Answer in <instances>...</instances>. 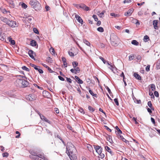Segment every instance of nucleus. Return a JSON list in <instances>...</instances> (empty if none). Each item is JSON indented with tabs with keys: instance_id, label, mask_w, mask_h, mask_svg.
Returning a JSON list of instances; mask_svg holds the SVG:
<instances>
[{
	"instance_id": "f257e3e1",
	"label": "nucleus",
	"mask_w": 160,
	"mask_h": 160,
	"mask_svg": "<svg viewBox=\"0 0 160 160\" xmlns=\"http://www.w3.org/2000/svg\"><path fill=\"white\" fill-rule=\"evenodd\" d=\"M66 149L68 152V155L71 160H73L77 158V151L74 145L71 142H68L67 143Z\"/></svg>"
},
{
	"instance_id": "f03ea898",
	"label": "nucleus",
	"mask_w": 160,
	"mask_h": 160,
	"mask_svg": "<svg viewBox=\"0 0 160 160\" xmlns=\"http://www.w3.org/2000/svg\"><path fill=\"white\" fill-rule=\"evenodd\" d=\"M29 4L31 7L36 11H39L41 9V6L40 3L37 0H30Z\"/></svg>"
},
{
	"instance_id": "7ed1b4c3",
	"label": "nucleus",
	"mask_w": 160,
	"mask_h": 160,
	"mask_svg": "<svg viewBox=\"0 0 160 160\" xmlns=\"http://www.w3.org/2000/svg\"><path fill=\"white\" fill-rule=\"evenodd\" d=\"M23 76L21 75L17 76V79L16 80L15 84L17 87H21L22 78Z\"/></svg>"
},
{
	"instance_id": "20e7f679",
	"label": "nucleus",
	"mask_w": 160,
	"mask_h": 160,
	"mask_svg": "<svg viewBox=\"0 0 160 160\" xmlns=\"http://www.w3.org/2000/svg\"><path fill=\"white\" fill-rule=\"evenodd\" d=\"M78 50L76 48H73L68 51V53L71 57H73L76 55L78 53Z\"/></svg>"
},
{
	"instance_id": "39448f33",
	"label": "nucleus",
	"mask_w": 160,
	"mask_h": 160,
	"mask_svg": "<svg viewBox=\"0 0 160 160\" xmlns=\"http://www.w3.org/2000/svg\"><path fill=\"white\" fill-rule=\"evenodd\" d=\"M112 44L115 45L117 44L118 42L119 39L118 37L115 35H112L110 38Z\"/></svg>"
},
{
	"instance_id": "423d86ee",
	"label": "nucleus",
	"mask_w": 160,
	"mask_h": 160,
	"mask_svg": "<svg viewBox=\"0 0 160 160\" xmlns=\"http://www.w3.org/2000/svg\"><path fill=\"white\" fill-rule=\"evenodd\" d=\"M7 25L11 28H14L18 27V23L15 21L9 20Z\"/></svg>"
},
{
	"instance_id": "0eeeda50",
	"label": "nucleus",
	"mask_w": 160,
	"mask_h": 160,
	"mask_svg": "<svg viewBox=\"0 0 160 160\" xmlns=\"http://www.w3.org/2000/svg\"><path fill=\"white\" fill-rule=\"evenodd\" d=\"M94 148L96 152L98 154L100 155L102 154V148L100 146H94Z\"/></svg>"
},
{
	"instance_id": "6e6552de",
	"label": "nucleus",
	"mask_w": 160,
	"mask_h": 160,
	"mask_svg": "<svg viewBox=\"0 0 160 160\" xmlns=\"http://www.w3.org/2000/svg\"><path fill=\"white\" fill-rule=\"evenodd\" d=\"M26 98L27 100L30 101H33L35 99V98L34 95L32 94H30L26 96Z\"/></svg>"
},
{
	"instance_id": "1a4fd4ad",
	"label": "nucleus",
	"mask_w": 160,
	"mask_h": 160,
	"mask_svg": "<svg viewBox=\"0 0 160 160\" xmlns=\"http://www.w3.org/2000/svg\"><path fill=\"white\" fill-rule=\"evenodd\" d=\"M105 150L108 152L112 156L114 154V152L112 148H110L108 146H106L105 147Z\"/></svg>"
},
{
	"instance_id": "9d476101",
	"label": "nucleus",
	"mask_w": 160,
	"mask_h": 160,
	"mask_svg": "<svg viewBox=\"0 0 160 160\" xmlns=\"http://www.w3.org/2000/svg\"><path fill=\"white\" fill-rule=\"evenodd\" d=\"M39 115L41 119L43 121L46 122L49 124H50L51 122L47 118L45 117L44 116L41 114L40 113L38 114Z\"/></svg>"
},
{
	"instance_id": "9b49d317",
	"label": "nucleus",
	"mask_w": 160,
	"mask_h": 160,
	"mask_svg": "<svg viewBox=\"0 0 160 160\" xmlns=\"http://www.w3.org/2000/svg\"><path fill=\"white\" fill-rule=\"evenodd\" d=\"M133 11V9L131 8L129 9L128 11L124 13V15L126 16H129L131 15Z\"/></svg>"
},
{
	"instance_id": "f8f14e48",
	"label": "nucleus",
	"mask_w": 160,
	"mask_h": 160,
	"mask_svg": "<svg viewBox=\"0 0 160 160\" xmlns=\"http://www.w3.org/2000/svg\"><path fill=\"white\" fill-rule=\"evenodd\" d=\"M9 3L10 7L13 8L15 7V5L13 1L12 0H6Z\"/></svg>"
},
{
	"instance_id": "ddd939ff",
	"label": "nucleus",
	"mask_w": 160,
	"mask_h": 160,
	"mask_svg": "<svg viewBox=\"0 0 160 160\" xmlns=\"http://www.w3.org/2000/svg\"><path fill=\"white\" fill-rule=\"evenodd\" d=\"M28 54L29 56L34 60H35L34 58V55L35 54L34 52L32 50H29L28 52Z\"/></svg>"
},
{
	"instance_id": "4468645a",
	"label": "nucleus",
	"mask_w": 160,
	"mask_h": 160,
	"mask_svg": "<svg viewBox=\"0 0 160 160\" xmlns=\"http://www.w3.org/2000/svg\"><path fill=\"white\" fill-rule=\"evenodd\" d=\"M28 82L22 79L21 87L25 88L28 86Z\"/></svg>"
},
{
	"instance_id": "2eb2a0df",
	"label": "nucleus",
	"mask_w": 160,
	"mask_h": 160,
	"mask_svg": "<svg viewBox=\"0 0 160 160\" xmlns=\"http://www.w3.org/2000/svg\"><path fill=\"white\" fill-rule=\"evenodd\" d=\"M0 19L1 21L5 23H6L7 24H8L9 20L7 18L3 17H0Z\"/></svg>"
},
{
	"instance_id": "dca6fc26",
	"label": "nucleus",
	"mask_w": 160,
	"mask_h": 160,
	"mask_svg": "<svg viewBox=\"0 0 160 160\" xmlns=\"http://www.w3.org/2000/svg\"><path fill=\"white\" fill-rule=\"evenodd\" d=\"M75 17L76 19L79 23H81L82 24H83V20L78 15H76Z\"/></svg>"
},
{
	"instance_id": "f3484780",
	"label": "nucleus",
	"mask_w": 160,
	"mask_h": 160,
	"mask_svg": "<svg viewBox=\"0 0 160 160\" xmlns=\"http://www.w3.org/2000/svg\"><path fill=\"white\" fill-rule=\"evenodd\" d=\"M158 21L157 20H154L153 21V25L154 28L155 29H158Z\"/></svg>"
},
{
	"instance_id": "a211bd4d",
	"label": "nucleus",
	"mask_w": 160,
	"mask_h": 160,
	"mask_svg": "<svg viewBox=\"0 0 160 160\" xmlns=\"http://www.w3.org/2000/svg\"><path fill=\"white\" fill-rule=\"evenodd\" d=\"M30 153L31 154L29 155V157L30 158H33V157L38 155V154L37 152L35 151H31L30 152Z\"/></svg>"
},
{
	"instance_id": "6ab92c4d",
	"label": "nucleus",
	"mask_w": 160,
	"mask_h": 160,
	"mask_svg": "<svg viewBox=\"0 0 160 160\" xmlns=\"http://www.w3.org/2000/svg\"><path fill=\"white\" fill-rule=\"evenodd\" d=\"M62 60L63 63V65L65 68H66L67 66V63L66 62V59L65 57H62Z\"/></svg>"
},
{
	"instance_id": "aec40b11",
	"label": "nucleus",
	"mask_w": 160,
	"mask_h": 160,
	"mask_svg": "<svg viewBox=\"0 0 160 160\" xmlns=\"http://www.w3.org/2000/svg\"><path fill=\"white\" fill-rule=\"evenodd\" d=\"M8 40L10 42L11 44L14 45L15 44V42L14 40H12L11 37H8Z\"/></svg>"
},
{
	"instance_id": "412c9836",
	"label": "nucleus",
	"mask_w": 160,
	"mask_h": 160,
	"mask_svg": "<svg viewBox=\"0 0 160 160\" xmlns=\"http://www.w3.org/2000/svg\"><path fill=\"white\" fill-rule=\"evenodd\" d=\"M75 78L77 80V81L78 83L81 84L83 83V81L82 80L80 79L78 76H75Z\"/></svg>"
},
{
	"instance_id": "4be33fe9",
	"label": "nucleus",
	"mask_w": 160,
	"mask_h": 160,
	"mask_svg": "<svg viewBox=\"0 0 160 160\" xmlns=\"http://www.w3.org/2000/svg\"><path fill=\"white\" fill-rule=\"evenodd\" d=\"M107 140L111 143H113V142L112 139V137L110 136L107 135L106 136Z\"/></svg>"
},
{
	"instance_id": "5701e85b",
	"label": "nucleus",
	"mask_w": 160,
	"mask_h": 160,
	"mask_svg": "<svg viewBox=\"0 0 160 160\" xmlns=\"http://www.w3.org/2000/svg\"><path fill=\"white\" fill-rule=\"evenodd\" d=\"M134 77L137 79L138 80H141V76L138 73H134Z\"/></svg>"
},
{
	"instance_id": "b1692460",
	"label": "nucleus",
	"mask_w": 160,
	"mask_h": 160,
	"mask_svg": "<svg viewBox=\"0 0 160 160\" xmlns=\"http://www.w3.org/2000/svg\"><path fill=\"white\" fill-rule=\"evenodd\" d=\"M89 92L92 96L96 98L97 97V95L96 94L94 93L90 88H89Z\"/></svg>"
},
{
	"instance_id": "393cba45",
	"label": "nucleus",
	"mask_w": 160,
	"mask_h": 160,
	"mask_svg": "<svg viewBox=\"0 0 160 160\" xmlns=\"http://www.w3.org/2000/svg\"><path fill=\"white\" fill-rule=\"evenodd\" d=\"M133 22L135 23L137 26H139L140 25V22L138 20L136 19H133L132 20Z\"/></svg>"
},
{
	"instance_id": "a878e982",
	"label": "nucleus",
	"mask_w": 160,
	"mask_h": 160,
	"mask_svg": "<svg viewBox=\"0 0 160 160\" xmlns=\"http://www.w3.org/2000/svg\"><path fill=\"white\" fill-rule=\"evenodd\" d=\"M143 41L145 42H146L148 41L149 40V37L148 35H145L143 38Z\"/></svg>"
},
{
	"instance_id": "bb28decb",
	"label": "nucleus",
	"mask_w": 160,
	"mask_h": 160,
	"mask_svg": "<svg viewBox=\"0 0 160 160\" xmlns=\"http://www.w3.org/2000/svg\"><path fill=\"white\" fill-rule=\"evenodd\" d=\"M37 42L34 40H32L30 42V44L32 46H35L36 45Z\"/></svg>"
},
{
	"instance_id": "cd10ccee",
	"label": "nucleus",
	"mask_w": 160,
	"mask_h": 160,
	"mask_svg": "<svg viewBox=\"0 0 160 160\" xmlns=\"http://www.w3.org/2000/svg\"><path fill=\"white\" fill-rule=\"evenodd\" d=\"M131 43L132 44L136 46H138L139 44V43L138 42H137L136 40H133L131 42Z\"/></svg>"
},
{
	"instance_id": "c85d7f7f",
	"label": "nucleus",
	"mask_w": 160,
	"mask_h": 160,
	"mask_svg": "<svg viewBox=\"0 0 160 160\" xmlns=\"http://www.w3.org/2000/svg\"><path fill=\"white\" fill-rule=\"evenodd\" d=\"M97 30L98 31L101 32L104 31V29L102 27H99L97 28Z\"/></svg>"
},
{
	"instance_id": "c756f323",
	"label": "nucleus",
	"mask_w": 160,
	"mask_h": 160,
	"mask_svg": "<svg viewBox=\"0 0 160 160\" xmlns=\"http://www.w3.org/2000/svg\"><path fill=\"white\" fill-rule=\"evenodd\" d=\"M75 71L76 72V73L77 74V73H79L80 71V69L79 67H76L74 68Z\"/></svg>"
},
{
	"instance_id": "7c9ffc66",
	"label": "nucleus",
	"mask_w": 160,
	"mask_h": 160,
	"mask_svg": "<svg viewBox=\"0 0 160 160\" xmlns=\"http://www.w3.org/2000/svg\"><path fill=\"white\" fill-rule=\"evenodd\" d=\"M83 42L88 46H90V43L86 39L83 40Z\"/></svg>"
},
{
	"instance_id": "2f4dec72",
	"label": "nucleus",
	"mask_w": 160,
	"mask_h": 160,
	"mask_svg": "<svg viewBox=\"0 0 160 160\" xmlns=\"http://www.w3.org/2000/svg\"><path fill=\"white\" fill-rule=\"evenodd\" d=\"M78 64V63L76 62H72V65L74 68L77 67Z\"/></svg>"
},
{
	"instance_id": "473e14b6",
	"label": "nucleus",
	"mask_w": 160,
	"mask_h": 160,
	"mask_svg": "<svg viewBox=\"0 0 160 160\" xmlns=\"http://www.w3.org/2000/svg\"><path fill=\"white\" fill-rule=\"evenodd\" d=\"M31 159L34 160H42L41 159H39L38 158V155L35 156V157H33V158H30Z\"/></svg>"
},
{
	"instance_id": "72a5a7b5",
	"label": "nucleus",
	"mask_w": 160,
	"mask_h": 160,
	"mask_svg": "<svg viewBox=\"0 0 160 160\" xmlns=\"http://www.w3.org/2000/svg\"><path fill=\"white\" fill-rule=\"evenodd\" d=\"M88 108L90 112H93V111H94V110H95L94 109V108H93L92 107H91L90 106H88Z\"/></svg>"
},
{
	"instance_id": "f704fd0d",
	"label": "nucleus",
	"mask_w": 160,
	"mask_h": 160,
	"mask_svg": "<svg viewBox=\"0 0 160 160\" xmlns=\"http://www.w3.org/2000/svg\"><path fill=\"white\" fill-rule=\"evenodd\" d=\"M151 88L152 91H154L155 90V87L154 84H152L151 85Z\"/></svg>"
},
{
	"instance_id": "c9c22d12",
	"label": "nucleus",
	"mask_w": 160,
	"mask_h": 160,
	"mask_svg": "<svg viewBox=\"0 0 160 160\" xmlns=\"http://www.w3.org/2000/svg\"><path fill=\"white\" fill-rule=\"evenodd\" d=\"M115 128L117 130V131L118 132V133H121V134L122 133V131L119 129V128L118 127V126H116L115 127Z\"/></svg>"
},
{
	"instance_id": "e433bc0d",
	"label": "nucleus",
	"mask_w": 160,
	"mask_h": 160,
	"mask_svg": "<svg viewBox=\"0 0 160 160\" xmlns=\"http://www.w3.org/2000/svg\"><path fill=\"white\" fill-rule=\"evenodd\" d=\"M134 58V55H131L129 57V61H131L133 60Z\"/></svg>"
},
{
	"instance_id": "4c0bfd02",
	"label": "nucleus",
	"mask_w": 160,
	"mask_h": 160,
	"mask_svg": "<svg viewBox=\"0 0 160 160\" xmlns=\"http://www.w3.org/2000/svg\"><path fill=\"white\" fill-rule=\"evenodd\" d=\"M22 68L23 70H25L27 71H29V68L26 67L25 66H23L22 67Z\"/></svg>"
},
{
	"instance_id": "58836bf2",
	"label": "nucleus",
	"mask_w": 160,
	"mask_h": 160,
	"mask_svg": "<svg viewBox=\"0 0 160 160\" xmlns=\"http://www.w3.org/2000/svg\"><path fill=\"white\" fill-rule=\"evenodd\" d=\"M105 12V11H103L102 12L100 13L99 16L101 17L102 18L103 17V15L104 14V13Z\"/></svg>"
},
{
	"instance_id": "ea45409f",
	"label": "nucleus",
	"mask_w": 160,
	"mask_h": 160,
	"mask_svg": "<svg viewBox=\"0 0 160 160\" xmlns=\"http://www.w3.org/2000/svg\"><path fill=\"white\" fill-rule=\"evenodd\" d=\"M47 61L49 63H52V60L50 57H48L47 58Z\"/></svg>"
},
{
	"instance_id": "a19ab883",
	"label": "nucleus",
	"mask_w": 160,
	"mask_h": 160,
	"mask_svg": "<svg viewBox=\"0 0 160 160\" xmlns=\"http://www.w3.org/2000/svg\"><path fill=\"white\" fill-rule=\"evenodd\" d=\"M15 133H16V134H18V135H17L15 137L16 138H19L20 137V135H21V134H20V133L18 131H16V132Z\"/></svg>"
},
{
	"instance_id": "79ce46f5",
	"label": "nucleus",
	"mask_w": 160,
	"mask_h": 160,
	"mask_svg": "<svg viewBox=\"0 0 160 160\" xmlns=\"http://www.w3.org/2000/svg\"><path fill=\"white\" fill-rule=\"evenodd\" d=\"M42 159L44 160H49V159L48 157L44 154L42 156Z\"/></svg>"
},
{
	"instance_id": "37998d69",
	"label": "nucleus",
	"mask_w": 160,
	"mask_h": 160,
	"mask_svg": "<svg viewBox=\"0 0 160 160\" xmlns=\"http://www.w3.org/2000/svg\"><path fill=\"white\" fill-rule=\"evenodd\" d=\"M99 58L105 64L107 62L102 57H100Z\"/></svg>"
},
{
	"instance_id": "c03bdc74",
	"label": "nucleus",
	"mask_w": 160,
	"mask_h": 160,
	"mask_svg": "<svg viewBox=\"0 0 160 160\" xmlns=\"http://www.w3.org/2000/svg\"><path fill=\"white\" fill-rule=\"evenodd\" d=\"M9 154L7 152H4L2 154V156L3 157H7L8 156Z\"/></svg>"
},
{
	"instance_id": "a18cd8bd",
	"label": "nucleus",
	"mask_w": 160,
	"mask_h": 160,
	"mask_svg": "<svg viewBox=\"0 0 160 160\" xmlns=\"http://www.w3.org/2000/svg\"><path fill=\"white\" fill-rule=\"evenodd\" d=\"M30 66H31V67H33L34 68L37 70H38V68L37 67V66L34 65V64H30Z\"/></svg>"
},
{
	"instance_id": "49530a36",
	"label": "nucleus",
	"mask_w": 160,
	"mask_h": 160,
	"mask_svg": "<svg viewBox=\"0 0 160 160\" xmlns=\"http://www.w3.org/2000/svg\"><path fill=\"white\" fill-rule=\"evenodd\" d=\"M84 8H88V7L85 4H81V8L83 9Z\"/></svg>"
},
{
	"instance_id": "de8ad7c7",
	"label": "nucleus",
	"mask_w": 160,
	"mask_h": 160,
	"mask_svg": "<svg viewBox=\"0 0 160 160\" xmlns=\"http://www.w3.org/2000/svg\"><path fill=\"white\" fill-rule=\"evenodd\" d=\"M92 17L93 18L95 21H97L98 20V19L97 18V17L96 15H93Z\"/></svg>"
},
{
	"instance_id": "09e8293b",
	"label": "nucleus",
	"mask_w": 160,
	"mask_h": 160,
	"mask_svg": "<svg viewBox=\"0 0 160 160\" xmlns=\"http://www.w3.org/2000/svg\"><path fill=\"white\" fill-rule=\"evenodd\" d=\"M121 133H117V136H118V138L119 139H121L122 138H123L122 136L120 134Z\"/></svg>"
},
{
	"instance_id": "8fccbe9b",
	"label": "nucleus",
	"mask_w": 160,
	"mask_h": 160,
	"mask_svg": "<svg viewBox=\"0 0 160 160\" xmlns=\"http://www.w3.org/2000/svg\"><path fill=\"white\" fill-rule=\"evenodd\" d=\"M114 101L115 104L117 106H118L119 105V102H118V99L117 98H115L114 99Z\"/></svg>"
},
{
	"instance_id": "3c124183",
	"label": "nucleus",
	"mask_w": 160,
	"mask_h": 160,
	"mask_svg": "<svg viewBox=\"0 0 160 160\" xmlns=\"http://www.w3.org/2000/svg\"><path fill=\"white\" fill-rule=\"evenodd\" d=\"M33 30L34 32L36 34H38L39 33V32L38 30L36 28H34Z\"/></svg>"
},
{
	"instance_id": "603ef678",
	"label": "nucleus",
	"mask_w": 160,
	"mask_h": 160,
	"mask_svg": "<svg viewBox=\"0 0 160 160\" xmlns=\"http://www.w3.org/2000/svg\"><path fill=\"white\" fill-rule=\"evenodd\" d=\"M131 0H125L123 1V3H131Z\"/></svg>"
},
{
	"instance_id": "864d4df0",
	"label": "nucleus",
	"mask_w": 160,
	"mask_h": 160,
	"mask_svg": "<svg viewBox=\"0 0 160 160\" xmlns=\"http://www.w3.org/2000/svg\"><path fill=\"white\" fill-rule=\"evenodd\" d=\"M67 81L70 83H71L72 82V80L69 78L66 77Z\"/></svg>"
},
{
	"instance_id": "5fc2aeb1",
	"label": "nucleus",
	"mask_w": 160,
	"mask_h": 160,
	"mask_svg": "<svg viewBox=\"0 0 160 160\" xmlns=\"http://www.w3.org/2000/svg\"><path fill=\"white\" fill-rule=\"evenodd\" d=\"M22 8H27V6L25 3L23 2L22 4Z\"/></svg>"
},
{
	"instance_id": "6e6d98bb",
	"label": "nucleus",
	"mask_w": 160,
	"mask_h": 160,
	"mask_svg": "<svg viewBox=\"0 0 160 160\" xmlns=\"http://www.w3.org/2000/svg\"><path fill=\"white\" fill-rule=\"evenodd\" d=\"M50 52H52V54L54 53V49L52 48H50L49 50Z\"/></svg>"
},
{
	"instance_id": "4d7b16f0",
	"label": "nucleus",
	"mask_w": 160,
	"mask_h": 160,
	"mask_svg": "<svg viewBox=\"0 0 160 160\" xmlns=\"http://www.w3.org/2000/svg\"><path fill=\"white\" fill-rule=\"evenodd\" d=\"M150 66L149 65H148L146 67V70L148 72L150 71Z\"/></svg>"
},
{
	"instance_id": "13d9d810",
	"label": "nucleus",
	"mask_w": 160,
	"mask_h": 160,
	"mask_svg": "<svg viewBox=\"0 0 160 160\" xmlns=\"http://www.w3.org/2000/svg\"><path fill=\"white\" fill-rule=\"evenodd\" d=\"M148 105L150 108H151L152 106L151 102L150 101L148 102Z\"/></svg>"
},
{
	"instance_id": "bf43d9fd",
	"label": "nucleus",
	"mask_w": 160,
	"mask_h": 160,
	"mask_svg": "<svg viewBox=\"0 0 160 160\" xmlns=\"http://www.w3.org/2000/svg\"><path fill=\"white\" fill-rule=\"evenodd\" d=\"M154 94L156 97H158L159 96V94L158 92L155 91L154 92Z\"/></svg>"
},
{
	"instance_id": "052dcab7",
	"label": "nucleus",
	"mask_w": 160,
	"mask_h": 160,
	"mask_svg": "<svg viewBox=\"0 0 160 160\" xmlns=\"http://www.w3.org/2000/svg\"><path fill=\"white\" fill-rule=\"evenodd\" d=\"M120 76L121 77H123V81H124V79H125V76L123 72H122V73L120 75Z\"/></svg>"
},
{
	"instance_id": "680f3d73",
	"label": "nucleus",
	"mask_w": 160,
	"mask_h": 160,
	"mask_svg": "<svg viewBox=\"0 0 160 160\" xmlns=\"http://www.w3.org/2000/svg\"><path fill=\"white\" fill-rule=\"evenodd\" d=\"M151 120L152 123L155 124L156 123L155 119L152 118H151Z\"/></svg>"
},
{
	"instance_id": "e2e57ef3",
	"label": "nucleus",
	"mask_w": 160,
	"mask_h": 160,
	"mask_svg": "<svg viewBox=\"0 0 160 160\" xmlns=\"http://www.w3.org/2000/svg\"><path fill=\"white\" fill-rule=\"evenodd\" d=\"M58 78L60 80L62 81H64V79L63 77L60 76H58Z\"/></svg>"
},
{
	"instance_id": "0e129e2a",
	"label": "nucleus",
	"mask_w": 160,
	"mask_h": 160,
	"mask_svg": "<svg viewBox=\"0 0 160 160\" xmlns=\"http://www.w3.org/2000/svg\"><path fill=\"white\" fill-rule=\"evenodd\" d=\"M38 70V72L40 73H42L43 72V70L41 69H39V68H38V70Z\"/></svg>"
},
{
	"instance_id": "69168bd1",
	"label": "nucleus",
	"mask_w": 160,
	"mask_h": 160,
	"mask_svg": "<svg viewBox=\"0 0 160 160\" xmlns=\"http://www.w3.org/2000/svg\"><path fill=\"white\" fill-rule=\"evenodd\" d=\"M44 155V154H38V158H42V156Z\"/></svg>"
},
{
	"instance_id": "338daca9",
	"label": "nucleus",
	"mask_w": 160,
	"mask_h": 160,
	"mask_svg": "<svg viewBox=\"0 0 160 160\" xmlns=\"http://www.w3.org/2000/svg\"><path fill=\"white\" fill-rule=\"evenodd\" d=\"M70 71H71V72H72L73 73H74L75 74H76V72L75 71L74 69H71Z\"/></svg>"
},
{
	"instance_id": "774afa93",
	"label": "nucleus",
	"mask_w": 160,
	"mask_h": 160,
	"mask_svg": "<svg viewBox=\"0 0 160 160\" xmlns=\"http://www.w3.org/2000/svg\"><path fill=\"white\" fill-rule=\"evenodd\" d=\"M47 69H48V70L50 72L52 73V72H53V71L49 67H48Z\"/></svg>"
}]
</instances>
